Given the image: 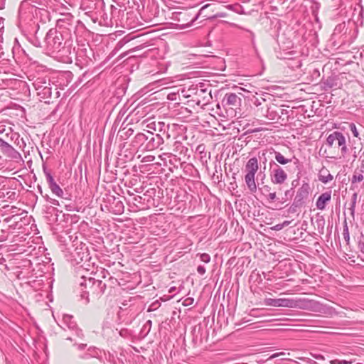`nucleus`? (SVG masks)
<instances>
[{"label":"nucleus","instance_id":"nucleus-13","mask_svg":"<svg viewBox=\"0 0 364 364\" xmlns=\"http://www.w3.org/2000/svg\"><path fill=\"white\" fill-rule=\"evenodd\" d=\"M42 253H43V250L41 246L40 237H24V257L33 256L36 258L34 262L38 263V255H42Z\"/></svg>","mask_w":364,"mask_h":364},{"label":"nucleus","instance_id":"nucleus-59","mask_svg":"<svg viewBox=\"0 0 364 364\" xmlns=\"http://www.w3.org/2000/svg\"><path fill=\"white\" fill-rule=\"evenodd\" d=\"M358 249L364 255V242L361 240L358 242Z\"/></svg>","mask_w":364,"mask_h":364},{"label":"nucleus","instance_id":"nucleus-15","mask_svg":"<svg viewBox=\"0 0 364 364\" xmlns=\"http://www.w3.org/2000/svg\"><path fill=\"white\" fill-rule=\"evenodd\" d=\"M173 16V18L178 21V26L181 28L191 26L198 17V14L191 16L190 12L187 11L174 13Z\"/></svg>","mask_w":364,"mask_h":364},{"label":"nucleus","instance_id":"nucleus-27","mask_svg":"<svg viewBox=\"0 0 364 364\" xmlns=\"http://www.w3.org/2000/svg\"><path fill=\"white\" fill-rule=\"evenodd\" d=\"M63 325L64 326V328L66 327L70 330H75L76 334L78 337H81L82 336V331L77 328V325L75 321L73 319V316L71 315H63L62 319Z\"/></svg>","mask_w":364,"mask_h":364},{"label":"nucleus","instance_id":"nucleus-2","mask_svg":"<svg viewBox=\"0 0 364 364\" xmlns=\"http://www.w3.org/2000/svg\"><path fill=\"white\" fill-rule=\"evenodd\" d=\"M42 255H38V263L34 262L36 258L33 256L24 257V289L26 291L41 290L44 286L45 269L46 265Z\"/></svg>","mask_w":364,"mask_h":364},{"label":"nucleus","instance_id":"nucleus-26","mask_svg":"<svg viewBox=\"0 0 364 364\" xmlns=\"http://www.w3.org/2000/svg\"><path fill=\"white\" fill-rule=\"evenodd\" d=\"M264 304L267 306L274 307H288L290 308L291 299L279 298L271 299L268 298L264 300Z\"/></svg>","mask_w":364,"mask_h":364},{"label":"nucleus","instance_id":"nucleus-57","mask_svg":"<svg viewBox=\"0 0 364 364\" xmlns=\"http://www.w3.org/2000/svg\"><path fill=\"white\" fill-rule=\"evenodd\" d=\"M262 130H264V129L262 127H257V128H254V129H250L247 130V132L250 134H252V133L261 132Z\"/></svg>","mask_w":364,"mask_h":364},{"label":"nucleus","instance_id":"nucleus-8","mask_svg":"<svg viewBox=\"0 0 364 364\" xmlns=\"http://www.w3.org/2000/svg\"><path fill=\"white\" fill-rule=\"evenodd\" d=\"M109 274L107 269L102 267H96L94 276L92 277V286L90 287L91 299H98L100 297L106 289V284L103 283L102 279L106 278Z\"/></svg>","mask_w":364,"mask_h":364},{"label":"nucleus","instance_id":"nucleus-21","mask_svg":"<svg viewBox=\"0 0 364 364\" xmlns=\"http://www.w3.org/2000/svg\"><path fill=\"white\" fill-rule=\"evenodd\" d=\"M90 267V263H83L80 266H77L75 268V274L76 277H80L79 281H82L89 279L90 277L94 276V273L95 272V267L92 266L93 269H90L89 267Z\"/></svg>","mask_w":364,"mask_h":364},{"label":"nucleus","instance_id":"nucleus-34","mask_svg":"<svg viewBox=\"0 0 364 364\" xmlns=\"http://www.w3.org/2000/svg\"><path fill=\"white\" fill-rule=\"evenodd\" d=\"M318 177V180L323 183H327L333 179V175H331L329 171L325 168L320 170Z\"/></svg>","mask_w":364,"mask_h":364},{"label":"nucleus","instance_id":"nucleus-64","mask_svg":"<svg viewBox=\"0 0 364 364\" xmlns=\"http://www.w3.org/2000/svg\"><path fill=\"white\" fill-rule=\"evenodd\" d=\"M312 356L317 360H324V357L321 354H312Z\"/></svg>","mask_w":364,"mask_h":364},{"label":"nucleus","instance_id":"nucleus-53","mask_svg":"<svg viewBox=\"0 0 364 364\" xmlns=\"http://www.w3.org/2000/svg\"><path fill=\"white\" fill-rule=\"evenodd\" d=\"M267 150H265V151H262V156H259V159L260 160L262 161V163L264 164H266V163L267 162V155L270 157L271 156H269V154L267 153Z\"/></svg>","mask_w":364,"mask_h":364},{"label":"nucleus","instance_id":"nucleus-36","mask_svg":"<svg viewBox=\"0 0 364 364\" xmlns=\"http://www.w3.org/2000/svg\"><path fill=\"white\" fill-rule=\"evenodd\" d=\"M338 146L341 148V152L343 157H345L346 154L348 153V147L346 145V137L343 134V133L340 132L338 137L337 139Z\"/></svg>","mask_w":364,"mask_h":364},{"label":"nucleus","instance_id":"nucleus-45","mask_svg":"<svg viewBox=\"0 0 364 364\" xmlns=\"http://www.w3.org/2000/svg\"><path fill=\"white\" fill-rule=\"evenodd\" d=\"M266 198L270 203L279 200V198L276 196V192H271L269 194L266 195Z\"/></svg>","mask_w":364,"mask_h":364},{"label":"nucleus","instance_id":"nucleus-32","mask_svg":"<svg viewBox=\"0 0 364 364\" xmlns=\"http://www.w3.org/2000/svg\"><path fill=\"white\" fill-rule=\"evenodd\" d=\"M148 9H149L150 14H148L146 21L153 23V24H157L158 23L155 21V18H156L159 14L158 7L153 4L151 6H148Z\"/></svg>","mask_w":364,"mask_h":364},{"label":"nucleus","instance_id":"nucleus-55","mask_svg":"<svg viewBox=\"0 0 364 364\" xmlns=\"http://www.w3.org/2000/svg\"><path fill=\"white\" fill-rule=\"evenodd\" d=\"M155 159V157L151 155H149L146 156H144L143 159L141 160L142 162H152Z\"/></svg>","mask_w":364,"mask_h":364},{"label":"nucleus","instance_id":"nucleus-22","mask_svg":"<svg viewBox=\"0 0 364 364\" xmlns=\"http://www.w3.org/2000/svg\"><path fill=\"white\" fill-rule=\"evenodd\" d=\"M211 98L210 92H208L205 89H200L196 90L192 101L198 106H203L207 105Z\"/></svg>","mask_w":364,"mask_h":364},{"label":"nucleus","instance_id":"nucleus-9","mask_svg":"<svg viewBox=\"0 0 364 364\" xmlns=\"http://www.w3.org/2000/svg\"><path fill=\"white\" fill-rule=\"evenodd\" d=\"M66 37L59 52H56L53 55L60 58V61L64 63H71L73 59L77 60V53L73 46V40L70 33L66 32Z\"/></svg>","mask_w":364,"mask_h":364},{"label":"nucleus","instance_id":"nucleus-43","mask_svg":"<svg viewBox=\"0 0 364 364\" xmlns=\"http://www.w3.org/2000/svg\"><path fill=\"white\" fill-rule=\"evenodd\" d=\"M261 187L259 188L260 190L262 191V193L264 196H266V195L269 194V193H271V187L268 185H265L264 184L263 182H262L261 183Z\"/></svg>","mask_w":364,"mask_h":364},{"label":"nucleus","instance_id":"nucleus-50","mask_svg":"<svg viewBox=\"0 0 364 364\" xmlns=\"http://www.w3.org/2000/svg\"><path fill=\"white\" fill-rule=\"evenodd\" d=\"M343 235V237H344L345 240L347 242H348L350 240V235H349V232H348V228L346 224L344 225Z\"/></svg>","mask_w":364,"mask_h":364},{"label":"nucleus","instance_id":"nucleus-6","mask_svg":"<svg viewBox=\"0 0 364 364\" xmlns=\"http://www.w3.org/2000/svg\"><path fill=\"white\" fill-rule=\"evenodd\" d=\"M358 29L355 22H342L338 24L333 32V38H341V46H350L357 38Z\"/></svg>","mask_w":364,"mask_h":364},{"label":"nucleus","instance_id":"nucleus-7","mask_svg":"<svg viewBox=\"0 0 364 364\" xmlns=\"http://www.w3.org/2000/svg\"><path fill=\"white\" fill-rule=\"evenodd\" d=\"M22 246L17 243L12 244L9 246L10 253L7 255L9 258V265L6 268L14 271L13 274L19 280L21 271L20 270L23 262Z\"/></svg>","mask_w":364,"mask_h":364},{"label":"nucleus","instance_id":"nucleus-42","mask_svg":"<svg viewBox=\"0 0 364 364\" xmlns=\"http://www.w3.org/2000/svg\"><path fill=\"white\" fill-rule=\"evenodd\" d=\"M173 146H174V151H180V152L182 153L184 149L186 151H188V149L185 148L183 146L182 143L179 141H175L173 144Z\"/></svg>","mask_w":364,"mask_h":364},{"label":"nucleus","instance_id":"nucleus-10","mask_svg":"<svg viewBox=\"0 0 364 364\" xmlns=\"http://www.w3.org/2000/svg\"><path fill=\"white\" fill-rule=\"evenodd\" d=\"M66 38V34L64 35L55 28L50 29L44 39L46 50L52 54L59 52Z\"/></svg>","mask_w":364,"mask_h":364},{"label":"nucleus","instance_id":"nucleus-52","mask_svg":"<svg viewBox=\"0 0 364 364\" xmlns=\"http://www.w3.org/2000/svg\"><path fill=\"white\" fill-rule=\"evenodd\" d=\"M200 259L202 262L205 263H208L210 260V257L207 253H203L200 255Z\"/></svg>","mask_w":364,"mask_h":364},{"label":"nucleus","instance_id":"nucleus-35","mask_svg":"<svg viewBox=\"0 0 364 364\" xmlns=\"http://www.w3.org/2000/svg\"><path fill=\"white\" fill-rule=\"evenodd\" d=\"M124 123L122 124L123 126ZM134 133V129L132 127H129L128 124H127L125 127L119 129L118 132V135L122 140L127 139L130 136H132Z\"/></svg>","mask_w":364,"mask_h":364},{"label":"nucleus","instance_id":"nucleus-46","mask_svg":"<svg viewBox=\"0 0 364 364\" xmlns=\"http://www.w3.org/2000/svg\"><path fill=\"white\" fill-rule=\"evenodd\" d=\"M363 176L362 173L354 174L351 179V183H355L356 182H360L363 180Z\"/></svg>","mask_w":364,"mask_h":364},{"label":"nucleus","instance_id":"nucleus-58","mask_svg":"<svg viewBox=\"0 0 364 364\" xmlns=\"http://www.w3.org/2000/svg\"><path fill=\"white\" fill-rule=\"evenodd\" d=\"M332 363L335 364H350L351 363L350 361H348V360H335L333 361H332Z\"/></svg>","mask_w":364,"mask_h":364},{"label":"nucleus","instance_id":"nucleus-30","mask_svg":"<svg viewBox=\"0 0 364 364\" xmlns=\"http://www.w3.org/2000/svg\"><path fill=\"white\" fill-rule=\"evenodd\" d=\"M267 153L269 156H274L277 162L282 165H285L291 161V159L285 158L280 152L277 151L273 148L268 149Z\"/></svg>","mask_w":364,"mask_h":364},{"label":"nucleus","instance_id":"nucleus-56","mask_svg":"<svg viewBox=\"0 0 364 364\" xmlns=\"http://www.w3.org/2000/svg\"><path fill=\"white\" fill-rule=\"evenodd\" d=\"M205 271H206V269H205V267L203 265H199L197 267V272L200 275H203L205 273Z\"/></svg>","mask_w":364,"mask_h":364},{"label":"nucleus","instance_id":"nucleus-54","mask_svg":"<svg viewBox=\"0 0 364 364\" xmlns=\"http://www.w3.org/2000/svg\"><path fill=\"white\" fill-rule=\"evenodd\" d=\"M194 302V299L192 298V297H188L186 298L183 302V306H191L193 304Z\"/></svg>","mask_w":364,"mask_h":364},{"label":"nucleus","instance_id":"nucleus-31","mask_svg":"<svg viewBox=\"0 0 364 364\" xmlns=\"http://www.w3.org/2000/svg\"><path fill=\"white\" fill-rule=\"evenodd\" d=\"M147 134L138 133L132 141L131 145L134 149H139L147 141Z\"/></svg>","mask_w":364,"mask_h":364},{"label":"nucleus","instance_id":"nucleus-33","mask_svg":"<svg viewBox=\"0 0 364 364\" xmlns=\"http://www.w3.org/2000/svg\"><path fill=\"white\" fill-rule=\"evenodd\" d=\"M338 85V79L336 77L331 76L327 77L322 82V87L323 90L327 91L329 89L337 87Z\"/></svg>","mask_w":364,"mask_h":364},{"label":"nucleus","instance_id":"nucleus-29","mask_svg":"<svg viewBox=\"0 0 364 364\" xmlns=\"http://www.w3.org/2000/svg\"><path fill=\"white\" fill-rule=\"evenodd\" d=\"M331 199V191H326L321 193L316 200V206L317 209L323 210L326 208V203Z\"/></svg>","mask_w":364,"mask_h":364},{"label":"nucleus","instance_id":"nucleus-38","mask_svg":"<svg viewBox=\"0 0 364 364\" xmlns=\"http://www.w3.org/2000/svg\"><path fill=\"white\" fill-rule=\"evenodd\" d=\"M339 134L340 132L335 131L327 136L326 144L328 147H332L334 142L337 141Z\"/></svg>","mask_w":364,"mask_h":364},{"label":"nucleus","instance_id":"nucleus-16","mask_svg":"<svg viewBox=\"0 0 364 364\" xmlns=\"http://www.w3.org/2000/svg\"><path fill=\"white\" fill-rule=\"evenodd\" d=\"M241 93L238 95L234 92H227L223 97L221 104L225 108L235 109L239 107L242 103Z\"/></svg>","mask_w":364,"mask_h":364},{"label":"nucleus","instance_id":"nucleus-20","mask_svg":"<svg viewBox=\"0 0 364 364\" xmlns=\"http://www.w3.org/2000/svg\"><path fill=\"white\" fill-rule=\"evenodd\" d=\"M92 277L85 280L78 281L80 289V297L84 300L85 304H87L91 299L90 287L92 286Z\"/></svg>","mask_w":364,"mask_h":364},{"label":"nucleus","instance_id":"nucleus-49","mask_svg":"<svg viewBox=\"0 0 364 364\" xmlns=\"http://www.w3.org/2000/svg\"><path fill=\"white\" fill-rule=\"evenodd\" d=\"M21 51V44L17 38H15L14 46L13 47V53H20Z\"/></svg>","mask_w":364,"mask_h":364},{"label":"nucleus","instance_id":"nucleus-23","mask_svg":"<svg viewBox=\"0 0 364 364\" xmlns=\"http://www.w3.org/2000/svg\"><path fill=\"white\" fill-rule=\"evenodd\" d=\"M109 212L115 215H121L124 213V206L122 201L114 196H112L109 198Z\"/></svg>","mask_w":364,"mask_h":364},{"label":"nucleus","instance_id":"nucleus-1","mask_svg":"<svg viewBox=\"0 0 364 364\" xmlns=\"http://www.w3.org/2000/svg\"><path fill=\"white\" fill-rule=\"evenodd\" d=\"M26 64L28 65L26 66L24 75L37 91L38 95L43 99L50 97L52 95L50 79L46 74L44 67L36 60L29 57L24 50V65Z\"/></svg>","mask_w":364,"mask_h":364},{"label":"nucleus","instance_id":"nucleus-47","mask_svg":"<svg viewBox=\"0 0 364 364\" xmlns=\"http://www.w3.org/2000/svg\"><path fill=\"white\" fill-rule=\"evenodd\" d=\"M349 128L350 129V131L352 132L353 133V135L356 137V138H358L359 137V133L357 130V127L355 126V124L354 123H350L349 124Z\"/></svg>","mask_w":364,"mask_h":364},{"label":"nucleus","instance_id":"nucleus-40","mask_svg":"<svg viewBox=\"0 0 364 364\" xmlns=\"http://www.w3.org/2000/svg\"><path fill=\"white\" fill-rule=\"evenodd\" d=\"M133 4L136 6V9L140 11L144 10L145 4L148 0H132Z\"/></svg>","mask_w":364,"mask_h":364},{"label":"nucleus","instance_id":"nucleus-41","mask_svg":"<svg viewBox=\"0 0 364 364\" xmlns=\"http://www.w3.org/2000/svg\"><path fill=\"white\" fill-rule=\"evenodd\" d=\"M303 205H301L300 204V203H296V201H293L292 204L291 205V206L288 209V212L289 213H294L297 211L298 208L302 207Z\"/></svg>","mask_w":364,"mask_h":364},{"label":"nucleus","instance_id":"nucleus-60","mask_svg":"<svg viewBox=\"0 0 364 364\" xmlns=\"http://www.w3.org/2000/svg\"><path fill=\"white\" fill-rule=\"evenodd\" d=\"M9 144L3 140L1 138H0V147L4 148V147H9Z\"/></svg>","mask_w":364,"mask_h":364},{"label":"nucleus","instance_id":"nucleus-51","mask_svg":"<svg viewBox=\"0 0 364 364\" xmlns=\"http://www.w3.org/2000/svg\"><path fill=\"white\" fill-rule=\"evenodd\" d=\"M119 6L126 8V5L129 4V0H112Z\"/></svg>","mask_w":364,"mask_h":364},{"label":"nucleus","instance_id":"nucleus-17","mask_svg":"<svg viewBox=\"0 0 364 364\" xmlns=\"http://www.w3.org/2000/svg\"><path fill=\"white\" fill-rule=\"evenodd\" d=\"M46 178L47 183L48 184V187L50 189L51 192L57 196L58 197H60L61 198L65 199V200H71V196L68 193H64L62 188L56 183L55 181L53 176L50 172L45 171Z\"/></svg>","mask_w":364,"mask_h":364},{"label":"nucleus","instance_id":"nucleus-37","mask_svg":"<svg viewBox=\"0 0 364 364\" xmlns=\"http://www.w3.org/2000/svg\"><path fill=\"white\" fill-rule=\"evenodd\" d=\"M98 355L97 352L95 348H89L87 352H85L79 355V358L82 360H89L92 358H97Z\"/></svg>","mask_w":364,"mask_h":364},{"label":"nucleus","instance_id":"nucleus-25","mask_svg":"<svg viewBox=\"0 0 364 364\" xmlns=\"http://www.w3.org/2000/svg\"><path fill=\"white\" fill-rule=\"evenodd\" d=\"M128 194L129 196V198L127 199V201L129 205L132 203L133 205L135 206V208L139 210L144 208L145 205L147 203L145 201L144 196H136L133 193H131L130 191H128Z\"/></svg>","mask_w":364,"mask_h":364},{"label":"nucleus","instance_id":"nucleus-63","mask_svg":"<svg viewBox=\"0 0 364 364\" xmlns=\"http://www.w3.org/2000/svg\"><path fill=\"white\" fill-rule=\"evenodd\" d=\"M299 181V178L293 180L291 181V188H293V189L298 186Z\"/></svg>","mask_w":364,"mask_h":364},{"label":"nucleus","instance_id":"nucleus-48","mask_svg":"<svg viewBox=\"0 0 364 364\" xmlns=\"http://www.w3.org/2000/svg\"><path fill=\"white\" fill-rule=\"evenodd\" d=\"M293 193H294L293 188H291L290 189L285 191V192H284L285 198H283V200L279 201V203L281 204H283L287 200L288 196H290V197L292 196Z\"/></svg>","mask_w":364,"mask_h":364},{"label":"nucleus","instance_id":"nucleus-61","mask_svg":"<svg viewBox=\"0 0 364 364\" xmlns=\"http://www.w3.org/2000/svg\"><path fill=\"white\" fill-rule=\"evenodd\" d=\"M250 33V37H251V41L253 46H255V36L253 32L250 31H247Z\"/></svg>","mask_w":364,"mask_h":364},{"label":"nucleus","instance_id":"nucleus-3","mask_svg":"<svg viewBox=\"0 0 364 364\" xmlns=\"http://www.w3.org/2000/svg\"><path fill=\"white\" fill-rule=\"evenodd\" d=\"M36 2L35 0H24V13L28 14L26 16L28 21L24 25V36L26 37L27 41L33 46L38 48L41 46V42L36 33L38 31L39 26L34 20L35 15L38 14V9L36 6L32 5V3Z\"/></svg>","mask_w":364,"mask_h":364},{"label":"nucleus","instance_id":"nucleus-39","mask_svg":"<svg viewBox=\"0 0 364 364\" xmlns=\"http://www.w3.org/2000/svg\"><path fill=\"white\" fill-rule=\"evenodd\" d=\"M156 190L154 188L147 189L144 193V198L146 203H149L151 200L154 199L156 195Z\"/></svg>","mask_w":364,"mask_h":364},{"label":"nucleus","instance_id":"nucleus-62","mask_svg":"<svg viewBox=\"0 0 364 364\" xmlns=\"http://www.w3.org/2000/svg\"><path fill=\"white\" fill-rule=\"evenodd\" d=\"M95 4L97 5L98 6H100V8H102L105 6V2L103 0H96Z\"/></svg>","mask_w":364,"mask_h":364},{"label":"nucleus","instance_id":"nucleus-12","mask_svg":"<svg viewBox=\"0 0 364 364\" xmlns=\"http://www.w3.org/2000/svg\"><path fill=\"white\" fill-rule=\"evenodd\" d=\"M258 161L256 157L250 158L245 165L247 173L245 176V181L248 189L252 193H255L257 191L255 174L258 171Z\"/></svg>","mask_w":364,"mask_h":364},{"label":"nucleus","instance_id":"nucleus-28","mask_svg":"<svg viewBox=\"0 0 364 364\" xmlns=\"http://www.w3.org/2000/svg\"><path fill=\"white\" fill-rule=\"evenodd\" d=\"M150 128H153L154 131L158 132L161 136H166V139H170L171 135L168 132L169 124H165L164 122H159L157 123L153 122L149 125Z\"/></svg>","mask_w":364,"mask_h":364},{"label":"nucleus","instance_id":"nucleus-44","mask_svg":"<svg viewBox=\"0 0 364 364\" xmlns=\"http://www.w3.org/2000/svg\"><path fill=\"white\" fill-rule=\"evenodd\" d=\"M357 196H358L357 193H354L352 196V201H351L350 208L352 215L354 214L355 203H356V200H357Z\"/></svg>","mask_w":364,"mask_h":364},{"label":"nucleus","instance_id":"nucleus-4","mask_svg":"<svg viewBox=\"0 0 364 364\" xmlns=\"http://www.w3.org/2000/svg\"><path fill=\"white\" fill-rule=\"evenodd\" d=\"M60 248L63 252L64 257L73 266H80L85 263H90L91 257L88 253L87 247L82 242H77L67 247L66 245H60Z\"/></svg>","mask_w":364,"mask_h":364},{"label":"nucleus","instance_id":"nucleus-14","mask_svg":"<svg viewBox=\"0 0 364 364\" xmlns=\"http://www.w3.org/2000/svg\"><path fill=\"white\" fill-rule=\"evenodd\" d=\"M269 165L271 167L272 165L274 166L273 168L269 169L271 182L275 185H282L284 183L287 179V173L284 170L274 161H271L269 162Z\"/></svg>","mask_w":364,"mask_h":364},{"label":"nucleus","instance_id":"nucleus-24","mask_svg":"<svg viewBox=\"0 0 364 364\" xmlns=\"http://www.w3.org/2000/svg\"><path fill=\"white\" fill-rule=\"evenodd\" d=\"M24 213L28 214L25 210ZM31 218L32 217L31 215H24V235H26L27 238H28L29 235L31 234L33 235L32 236L34 237V235L38 233L36 225L34 223L30 224Z\"/></svg>","mask_w":364,"mask_h":364},{"label":"nucleus","instance_id":"nucleus-19","mask_svg":"<svg viewBox=\"0 0 364 364\" xmlns=\"http://www.w3.org/2000/svg\"><path fill=\"white\" fill-rule=\"evenodd\" d=\"M311 195V187L308 182H303L301 186L297 189L294 200L296 203H300L304 205Z\"/></svg>","mask_w":364,"mask_h":364},{"label":"nucleus","instance_id":"nucleus-18","mask_svg":"<svg viewBox=\"0 0 364 364\" xmlns=\"http://www.w3.org/2000/svg\"><path fill=\"white\" fill-rule=\"evenodd\" d=\"M147 141L144 146V149L147 150H154L156 149H163L161 146L164 142V137L161 134H154L150 132H147Z\"/></svg>","mask_w":364,"mask_h":364},{"label":"nucleus","instance_id":"nucleus-5","mask_svg":"<svg viewBox=\"0 0 364 364\" xmlns=\"http://www.w3.org/2000/svg\"><path fill=\"white\" fill-rule=\"evenodd\" d=\"M290 308L310 311L326 316H333L338 314L333 307L306 298L291 299Z\"/></svg>","mask_w":364,"mask_h":364},{"label":"nucleus","instance_id":"nucleus-11","mask_svg":"<svg viewBox=\"0 0 364 364\" xmlns=\"http://www.w3.org/2000/svg\"><path fill=\"white\" fill-rule=\"evenodd\" d=\"M268 93L262 92L258 94L257 92L255 95H251L247 96L248 100L250 102L251 107L255 109V113L257 115L264 116L269 119H272L273 118L269 117L268 114L266 113L269 107L268 104L267 103V100L264 98V96H269Z\"/></svg>","mask_w":364,"mask_h":364}]
</instances>
